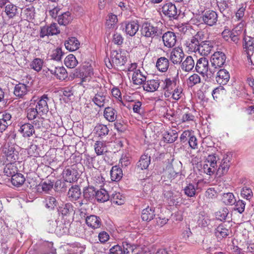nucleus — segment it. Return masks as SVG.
Masks as SVG:
<instances>
[{
  "mask_svg": "<svg viewBox=\"0 0 254 254\" xmlns=\"http://www.w3.org/2000/svg\"><path fill=\"white\" fill-rule=\"evenodd\" d=\"M195 69L196 72L205 77V80L213 78L216 71L212 66L209 67L208 60L204 57L201 58L197 61Z\"/></svg>",
  "mask_w": 254,
  "mask_h": 254,
  "instance_id": "obj_1",
  "label": "nucleus"
},
{
  "mask_svg": "<svg viewBox=\"0 0 254 254\" xmlns=\"http://www.w3.org/2000/svg\"><path fill=\"white\" fill-rule=\"evenodd\" d=\"M141 33L143 36L152 39L160 37L163 33V30L159 25L145 22L142 24Z\"/></svg>",
  "mask_w": 254,
  "mask_h": 254,
  "instance_id": "obj_2",
  "label": "nucleus"
},
{
  "mask_svg": "<svg viewBox=\"0 0 254 254\" xmlns=\"http://www.w3.org/2000/svg\"><path fill=\"white\" fill-rule=\"evenodd\" d=\"M136 247L127 242H123L122 246L119 245L113 246L110 249L112 254H136Z\"/></svg>",
  "mask_w": 254,
  "mask_h": 254,
  "instance_id": "obj_3",
  "label": "nucleus"
},
{
  "mask_svg": "<svg viewBox=\"0 0 254 254\" xmlns=\"http://www.w3.org/2000/svg\"><path fill=\"white\" fill-rule=\"evenodd\" d=\"M2 152L8 163H14L18 159V152L14 144L7 143L3 146Z\"/></svg>",
  "mask_w": 254,
  "mask_h": 254,
  "instance_id": "obj_4",
  "label": "nucleus"
},
{
  "mask_svg": "<svg viewBox=\"0 0 254 254\" xmlns=\"http://www.w3.org/2000/svg\"><path fill=\"white\" fill-rule=\"evenodd\" d=\"M226 59V56L223 52H215L210 59L211 66L216 70L217 68L221 67L224 64Z\"/></svg>",
  "mask_w": 254,
  "mask_h": 254,
  "instance_id": "obj_5",
  "label": "nucleus"
},
{
  "mask_svg": "<svg viewBox=\"0 0 254 254\" xmlns=\"http://www.w3.org/2000/svg\"><path fill=\"white\" fill-rule=\"evenodd\" d=\"M93 70L91 65L87 64L79 69V71L76 72V75L80 78L81 82L89 81L93 74Z\"/></svg>",
  "mask_w": 254,
  "mask_h": 254,
  "instance_id": "obj_6",
  "label": "nucleus"
},
{
  "mask_svg": "<svg viewBox=\"0 0 254 254\" xmlns=\"http://www.w3.org/2000/svg\"><path fill=\"white\" fill-rule=\"evenodd\" d=\"M203 34L202 32H198L196 34L191 37L190 40L187 41L186 45L188 48V50L191 52L196 53L198 52L200 44L198 38H201Z\"/></svg>",
  "mask_w": 254,
  "mask_h": 254,
  "instance_id": "obj_7",
  "label": "nucleus"
},
{
  "mask_svg": "<svg viewBox=\"0 0 254 254\" xmlns=\"http://www.w3.org/2000/svg\"><path fill=\"white\" fill-rule=\"evenodd\" d=\"M162 12L170 19H177L178 11L176 5L172 2L165 4L162 7Z\"/></svg>",
  "mask_w": 254,
  "mask_h": 254,
  "instance_id": "obj_8",
  "label": "nucleus"
},
{
  "mask_svg": "<svg viewBox=\"0 0 254 254\" xmlns=\"http://www.w3.org/2000/svg\"><path fill=\"white\" fill-rule=\"evenodd\" d=\"M201 17L204 24L209 26H212L216 23L218 15L215 11L209 10L204 12Z\"/></svg>",
  "mask_w": 254,
  "mask_h": 254,
  "instance_id": "obj_9",
  "label": "nucleus"
},
{
  "mask_svg": "<svg viewBox=\"0 0 254 254\" xmlns=\"http://www.w3.org/2000/svg\"><path fill=\"white\" fill-rule=\"evenodd\" d=\"M111 59L113 64L117 66L124 65L127 61V57L124 54L117 51L112 52Z\"/></svg>",
  "mask_w": 254,
  "mask_h": 254,
  "instance_id": "obj_10",
  "label": "nucleus"
},
{
  "mask_svg": "<svg viewBox=\"0 0 254 254\" xmlns=\"http://www.w3.org/2000/svg\"><path fill=\"white\" fill-rule=\"evenodd\" d=\"M230 157L228 155H225L223 159L221 161L217 170V175L219 177L226 174L229 169L230 166Z\"/></svg>",
  "mask_w": 254,
  "mask_h": 254,
  "instance_id": "obj_11",
  "label": "nucleus"
},
{
  "mask_svg": "<svg viewBox=\"0 0 254 254\" xmlns=\"http://www.w3.org/2000/svg\"><path fill=\"white\" fill-rule=\"evenodd\" d=\"M183 50L180 48H174L170 55V60L174 64H180L184 57Z\"/></svg>",
  "mask_w": 254,
  "mask_h": 254,
  "instance_id": "obj_12",
  "label": "nucleus"
},
{
  "mask_svg": "<svg viewBox=\"0 0 254 254\" xmlns=\"http://www.w3.org/2000/svg\"><path fill=\"white\" fill-rule=\"evenodd\" d=\"M214 43L211 41H204L200 43L198 53L202 56H207L214 48Z\"/></svg>",
  "mask_w": 254,
  "mask_h": 254,
  "instance_id": "obj_13",
  "label": "nucleus"
},
{
  "mask_svg": "<svg viewBox=\"0 0 254 254\" xmlns=\"http://www.w3.org/2000/svg\"><path fill=\"white\" fill-rule=\"evenodd\" d=\"M11 114L6 111L0 114V132H2L9 125L11 124Z\"/></svg>",
  "mask_w": 254,
  "mask_h": 254,
  "instance_id": "obj_14",
  "label": "nucleus"
},
{
  "mask_svg": "<svg viewBox=\"0 0 254 254\" xmlns=\"http://www.w3.org/2000/svg\"><path fill=\"white\" fill-rule=\"evenodd\" d=\"M48 98L47 95H43L38 100L36 105V109H37L39 113L42 115L46 114L49 111V107L47 104Z\"/></svg>",
  "mask_w": 254,
  "mask_h": 254,
  "instance_id": "obj_15",
  "label": "nucleus"
},
{
  "mask_svg": "<svg viewBox=\"0 0 254 254\" xmlns=\"http://www.w3.org/2000/svg\"><path fill=\"white\" fill-rule=\"evenodd\" d=\"M77 176V171L70 167L65 168L63 172V178L67 182L72 183L76 181Z\"/></svg>",
  "mask_w": 254,
  "mask_h": 254,
  "instance_id": "obj_16",
  "label": "nucleus"
},
{
  "mask_svg": "<svg viewBox=\"0 0 254 254\" xmlns=\"http://www.w3.org/2000/svg\"><path fill=\"white\" fill-rule=\"evenodd\" d=\"M48 69L59 80H64L67 77V72L64 66H52Z\"/></svg>",
  "mask_w": 254,
  "mask_h": 254,
  "instance_id": "obj_17",
  "label": "nucleus"
},
{
  "mask_svg": "<svg viewBox=\"0 0 254 254\" xmlns=\"http://www.w3.org/2000/svg\"><path fill=\"white\" fill-rule=\"evenodd\" d=\"M164 45L168 48L173 47L176 43V36L174 32L168 31L162 36Z\"/></svg>",
  "mask_w": 254,
  "mask_h": 254,
  "instance_id": "obj_18",
  "label": "nucleus"
},
{
  "mask_svg": "<svg viewBox=\"0 0 254 254\" xmlns=\"http://www.w3.org/2000/svg\"><path fill=\"white\" fill-rule=\"evenodd\" d=\"M85 221L87 225L93 229L100 228L102 224L101 218L94 215L87 216Z\"/></svg>",
  "mask_w": 254,
  "mask_h": 254,
  "instance_id": "obj_19",
  "label": "nucleus"
},
{
  "mask_svg": "<svg viewBox=\"0 0 254 254\" xmlns=\"http://www.w3.org/2000/svg\"><path fill=\"white\" fill-rule=\"evenodd\" d=\"M57 224L56 221L50 220L48 222L47 229L49 233H53L55 232L60 236L63 235L65 233V230L64 228H63L62 231H61V227L58 226Z\"/></svg>",
  "mask_w": 254,
  "mask_h": 254,
  "instance_id": "obj_20",
  "label": "nucleus"
},
{
  "mask_svg": "<svg viewBox=\"0 0 254 254\" xmlns=\"http://www.w3.org/2000/svg\"><path fill=\"white\" fill-rule=\"evenodd\" d=\"M29 90V86L23 83H19L15 85L13 93L15 96L21 98L27 94Z\"/></svg>",
  "mask_w": 254,
  "mask_h": 254,
  "instance_id": "obj_21",
  "label": "nucleus"
},
{
  "mask_svg": "<svg viewBox=\"0 0 254 254\" xmlns=\"http://www.w3.org/2000/svg\"><path fill=\"white\" fill-rule=\"evenodd\" d=\"M230 79L229 72L225 69H220L217 73L216 76V81L220 84H226Z\"/></svg>",
  "mask_w": 254,
  "mask_h": 254,
  "instance_id": "obj_22",
  "label": "nucleus"
},
{
  "mask_svg": "<svg viewBox=\"0 0 254 254\" xmlns=\"http://www.w3.org/2000/svg\"><path fill=\"white\" fill-rule=\"evenodd\" d=\"M92 100L96 106L100 108L104 107L105 104L108 101L105 94L102 91L97 92Z\"/></svg>",
  "mask_w": 254,
  "mask_h": 254,
  "instance_id": "obj_23",
  "label": "nucleus"
},
{
  "mask_svg": "<svg viewBox=\"0 0 254 254\" xmlns=\"http://www.w3.org/2000/svg\"><path fill=\"white\" fill-rule=\"evenodd\" d=\"M65 48L69 51H74L77 50L79 48L80 43L79 41L74 37H71L68 38L64 42Z\"/></svg>",
  "mask_w": 254,
  "mask_h": 254,
  "instance_id": "obj_24",
  "label": "nucleus"
},
{
  "mask_svg": "<svg viewBox=\"0 0 254 254\" xmlns=\"http://www.w3.org/2000/svg\"><path fill=\"white\" fill-rule=\"evenodd\" d=\"M163 82V84L162 87L165 91V96L169 97L172 93L174 88L176 86V82L174 80H171L170 78H166Z\"/></svg>",
  "mask_w": 254,
  "mask_h": 254,
  "instance_id": "obj_25",
  "label": "nucleus"
},
{
  "mask_svg": "<svg viewBox=\"0 0 254 254\" xmlns=\"http://www.w3.org/2000/svg\"><path fill=\"white\" fill-rule=\"evenodd\" d=\"M160 82L159 80H149L143 83V89L147 92H154L156 91L160 86Z\"/></svg>",
  "mask_w": 254,
  "mask_h": 254,
  "instance_id": "obj_26",
  "label": "nucleus"
},
{
  "mask_svg": "<svg viewBox=\"0 0 254 254\" xmlns=\"http://www.w3.org/2000/svg\"><path fill=\"white\" fill-rule=\"evenodd\" d=\"M133 83L136 85H141L144 83L146 80V76L139 69L135 70L132 76Z\"/></svg>",
  "mask_w": 254,
  "mask_h": 254,
  "instance_id": "obj_27",
  "label": "nucleus"
},
{
  "mask_svg": "<svg viewBox=\"0 0 254 254\" xmlns=\"http://www.w3.org/2000/svg\"><path fill=\"white\" fill-rule=\"evenodd\" d=\"M104 117L109 122H115L117 118V111L114 108L108 107L104 111Z\"/></svg>",
  "mask_w": 254,
  "mask_h": 254,
  "instance_id": "obj_28",
  "label": "nucleus"
},
{
  "mask_svg": "<svg viewBox=\"0 0 254 254\" xmlns=\"http://www.w3.org/2000/svg\"><path fill=\"white\" fill-rule=\"evenodd\" d=\"M19 131L25 137H30L35 132V129L33 126L29 123L24 124L21 125Z\"/></svg>",
  "mask_w": 254,
  "mask_h": 254,
  "instance_id": "obj_29",
  "label": "nucleus"
},
{
  "mask_svg": "<svg viewBox=\"0 0 254 254\" xmlns=\"http://www.w3.org/2000/svg\"><path fill=\"white\" fill-rule=\"evenodd\" d=\"M58 210L63 217H68L74 213L73 206L70 203L62 205L59 207Z\"/></svg>",
  "mask_w": 254,
  "mask_h": 254,
  "instance_id": "obj_30",
  "label": "nucleus"
},
{
  "mask_svg": "<svg viewBox=\"0 0 254 254\" xmlns=\"http://www.w3.org/2000/svg\"><path fill=\"white\" fill-rule=\"evenodd\" d=\"M138 24L133 21L126 24L125 31L127 35L130 36H133L138 31Z\"/></svg>",
  "mask_w": 254,
  "mask_h": 254,
  "instance_id": "obj_31",
  "label": "nucleus"
},
{
  "mask_svg": "<svg viewBox=\"0 0 254 254\" xmlns=\"http://www.w3.org/2000/svg\"><path fill=\"white\" fill-rule=\"evenodd\" d=\"M230 232V230L223 224H220L214 230L215 235L216 237L220 239L228 236Z\"/></svg>",
  "mask_w": 254,
  "mask_h": 254,
  "instance_id": "obj_32",
  "label": "nucleus"
},
{
  "mask_svg": "<svg viewBox=\"0 0 254 254\" xmlns=\"http://www.w3.org/2000/svg\"><path fill=\"white\" fill-rule=\"evenodd\" d=\"M178 136V132L176 129H169L164 133L163 138L165 142L171 143L177 140Z\"/></svg>",
  "mask_w": 254,
  "mask_h": 254,
  "instance_id": "obj_33",
  "label": "nucleus"
},
{
  "mask_svg": "<svg viewBox=\"0 0 254 254\" xmlns=\"http://www.w3.org/2000/svg\"><path fill=\"white\" fill-rule=\"evenodd\" d=\"M81 195L80 189L78 186H72L68 190L67 196L71 201L77 200Z\"/></svg>",
  "mask_w": 254,
  "mask_h": 254,
  "instance_id": "obj_34",
  "label": "nucleus"
},
{
  "mask_svg": "<svg viewBox=\"0 0 254 254\" xmlns=\"http://www.w3.org/2000/svg\"><path fill=\"white\" fill-rule=\"evenodd\" d=\"M181 67L183 71L186 72L191 71L194 67V62L192 57L188 56L182 63Z\"/></svg>",
  "mask_w": 254,
  "mask_h": 254,
  "instance_id": "obj_35",
  "label": "nucleus"
},
{
  "mask_svg": "<svg viewBox=\"0 0 254 254\" xmlns=\"http://www.w3.org/2000/svg\"><path fill=\"white\" fill-rule=\"evenodd\" d=\"M155 215L154 208L148 206L143 209L141 218L143 221H149L152 220Z\"/></svg>",
  "mask_w": 254,
  "mask_h": 254,
  "instance_id": "obj_36",
  "label": "nucleus"
},
{
  "mask_svg": "<svg viewBox=\"0 0 254 254\" xmlns=\"http://www.w3.org/2000/svg\"><path fill=\"white\" fill-rule=\"evenodd\" d=\"M4 12L9 18H12L18 13L17 6L9 2L5 6Z\"/></svg>",
  "mask_w": 254,
  "mask_h": 254,
  "instance_id": "obj_37",
  "label": "nucleus"
},
{
  "mask_svg": "<svg viewBox=\"0 0 254 254\" xmlns=\"http://www.w3.org/2000/svg\"><path fill=\"white\" fill-rule=\"evenodd\" d=\"M169 66V61L165 57L159 58L156 63V67L157 69L162 72H165L168 69Z\"/></svg>",
  "mask_w": 254,
  "mask_h": 254,
  "instance_id": "obj_38",
  "label": "nucleus"
},
{
  "mask_svg": "<svg viewBox=\"0 0 254 254\" xmlns=\"http://www.w3.org/2000/svg\"><path fill=\"white\" fill-rule=\"evenodd\" d=\"M198 187V183H189L184 187L185 194L188 197H193L195 195L196 190Z\"/></svg>",
  "mask_w": 254,
  "mask_h": 254,
  "instance_id": "obj_39",
  "label": "nucleus"
},
{
  "mask_svg": "<svg viewBox=\"0 0 254 254\" xmlns=\"http://www.w3.org/2000/svg\"><path fill=\"white\" fill-rule=\"evenodd\" d=\"M243 47L248 56L250 55V52L254 51V38L248 37L244 39Z\"/></svg>",
  "mask_w": 254,
  "mask_h": 254,
  "instance_id": "obj_40",
  "label": "nucleus"
},
{
  "mask_svg": "<svg viewBox=\"0 0 254 254\" xmlns=\"http://www.w3.org/2000/svg\"><path fill=\"white\" fill-rule=\"evenodd\" d=\"M110 175L112 181H118L122 178V170L117 166H113L110 171Z\"/></svg>",
  "mask_w": 254,
  "mask_h": 254,
  "instance_id": "obj_41",
  "label": "nucleus"
},
{
  "mask_svg": "<svg viewBox=\"0 0 254 254\" xmlns=\"http://www.w3.org/2000/svg\"><path fill=\"white\" fill-rule=\"evenodd\" d=\"M211 220L207 215L199 214L197 220L198 225L201 228L209 227L211 225Z\"/></svg>",
  "mask_w": 254,
  "mask_h": 254,
  "instance_id": "obj_42",
  "label": "nucleus"
},
{
  "mask_svg": "<svg viewBox=\"0 0 254 254\" xmlns=\"http://www.w3.org/2000/svg\"><path fill=\"white\" fill-rule=\"evenodd\" d=\"M44 203L47 208L50 210H53L57 206L58 202L55 197L48 195L45 197Z\"/></svg>",
  "mask_w": 254,
  "mask_h": 254,
  "instance_id": "obj_43",
  "label": "nucleus"
},
{
  "mask_svg": "<svg viewBox=\"0 0 254 254\" xmlns=\"http://www.w3.org/2000/svg\"><path fill=\"white\" fill-rule=\"evenodd\" d=\"M150 163V156L148 154L142 155L137 163V167L141 170L146 169Z\"/></svg>",
  "mask_w": 254,
  "mask_h": 254,
  "instance_id": "obj_44",
  "label": "nucleus"
},
{
  "mask_svg": "<svg viewBox=\"0 0 254 254\" xmlns=\"http://www.w3.org/2000/svg\"><path fill=\"white\" fill-rule=\"evenodd\" d=\"M25 179L21 173H16L11 178L12 184L17 187L21 186L25 182Z\"/></svg>",
  "mask_w": 254,
  "mask_h": 254,
  "instance_id": "obj_45",
  "label": "nucleus"
},
{
  "mask_svg": "<svg viewBox=\"0 0 254 254\" xmlns=\"http://www.w3.org/2000/svg\"><path fill=\"white\" fill-rule=\"evenodd\" d=\"M96 199L98 202H104L109 199L110 196L104 189L96 190Z\"/></svg>",
  "mask_w": 254,
  "mask_h": 254,
  "instance_id": "obj_46",
  "label": "nucleus"
},
{
  "mask_svg": "<svg viewBox=\"0 0 254 254\" xmlns=\"http://www.w3.org/2000/svg\"><path fill=\"white\" fill-rule=\"evenodd\" d=\"M222 201L227 205H232L236 202V199L233 193H224L222 196Z\"/></svg>",
  "mask_w": 254,
  "mask_h": 254,
  "instance_id": "obj_47",
  "label": "nucleus"
},
{
  "mask_svg": "<svg viewBox=\"0 0 254 254\" xmlns=\"http://www.w3.org/2000/svg\"><path fill=\"white\" fill-rule=\"evenodd\" d=\"M72 20L70 13L69 11L64 12L58 17V23L62 25L68 24Z\"/></svg>",
  "mask_w": 254,
  "mask_h": 254,
  "instance_id": "obj_48",
  "label": "nucleus"
},
{
  "mask_svg": "<svg viewBox=\"0 0 254 254\" xmlns=\"http://www.w3.org/2000/svg\"><path fill=\"white\" fill-rule=\"evenodd\" d=\"M65 65L68 68H73L75 67L78 62L75 57L72 54H69L64 59V61Z\"/></svg>",
  "mask_w": 254,
  "mask_h": 254,
  "instance_id": "obj_49",
  "label": "nucleus"
},
{
  "mask_svg": "<svg viewBox=\"0 0 254 254\" xmlns=\"http://www.w3.org/2000/svg\"><path fill=\"white\" fill-rule=\"evenodd\" d=\"M111 201L117 205H122L125 202V197L120 192H114L111 194Z\"/></svg>",
  "mask_w": 254,
  "mask_h": 254,
  "instance_id": "obj_50",
  "label": "nucleus"
},
{
  "mask_svg": "<svg viewBox=\"0 0 254 254\" xmlns=\"http://www.w3.org/2000/svg\"><path fill=\"white\" fill-rule=\"evenodd\" d=\"M53 184L51 182H44L37 186V190L40 193H42V192H47L51 190L53 188Z\"/></svg>",
  "mask_w": 254,
  "mask_h": 254,
  "instance_id": "obj_51",
  "label": "nucleus"
},
{
  "mask_svg": "<svg viewBox=\"0 0 254 254\" xmlns=\"http://www.w3.org/2000/svg\"><path fill=\"white\" fill-rule=\"evenodd\" d=\"M34 11L33 7H27L22 10L21 15L27 20H32L34 17Z\"/></svg>",
  "mask_w": 254,
  "mask_h": 254,
  "instance_id": "obj_52",
  "label": "nucleus"
},
{
  "mask_svg": "<svg viewBox=\"0 0 254 254\" xmlns=\"http://www.w3.org/2000/svg\"><path fill=\"white\" fill-rule=\"evenodd\" d=\"M201 82V78L197 73H193L190 75L187 80V83L189 87H193Z\"/></svg>",
  "mask_w": 254,
  "mask_h": 254,
  "instance_id": "obj_53",
  "label": "nucleus"
},
{
  "mask_svg": "<svg viewBox=\"0 0 254 254\" xmlns=\"http://www.w3.org/2000/svg\"><path fill=\"white\" fill-rule=\"evenodd\" d=\"M94 130L99 136H105L109 132V129L107 126L102 124L96 126Z\"/></svg>",
  "mask_w": 254,
  "mask_h": 254,
  "instance_id": "obj_54",
  "label": "nucleus"
},
{
  "mask_svg": "<svg viewBox=\"0 0 254 254\" xmlns=\"http://www.w3.org/2000/svg\"><path fill=\"white\" fill-rule=\"evenodd\" d=\"M13 163H8L4 168V173L7 176L11 177L15 175L17 172V168L13 165Z\"/></svg>",
  "mask_w": 254,
  "mask_h": 254,
  "instance_id": "obj_55",
  "label": "nucleus"
},
{
  "mask_svg": "<svg viewBox=\"0 0 254 254\" xmlns=\"http://www.w3.org/2000/svg\"><path fill=\"white\" fill-rule=\"evenodd\" d=\"M96 190L94 187H89L84 190L83 196L85 199H90L96 196Z\"/></svg>",
  "mask_w": 254,
  "mask_h": 254,
  "instance_id": "obj_56",
  "label": "nucleus"
},
{
  "mask_svg": "<svg viewBox=\"0 0 254 254\" xmlns=\"http://www.w3.org/2000/svg\"><path fill=\"white\" fill-rule=\"evenodd\" d=\"M40 148L35 144H32L28 148L27 152L29 156L38 157L40 156Z\"/></svg>",
  "mask_w": 254,
  "mask_h": 254,
  "instance_id": "obj_57",
  "label": "nucleus"
},
{
  "mask_svg": "<svg viewBox=\"0 0 254 254\" xmlns=\"http://www.w3.org/2000/svg\"><path fill=\"white\" fill-rule=\"evenodd\" d=\"M27 117L29 120H32L38 117V115L40 114L37 109L36 108L30 107L27 109Z\"/></svg>",
  "mask_w": 254,
  "mask_h": 254,
  "instance_id": "obj_58",
  "label": "nucleus"
},
{
  "mask_svg": "<svg viewBox=\"0 0 254 254\" xmlns=\"http://www.w3.org/2000/svg\"><path fill=\"white\" fill-rule=\"evenodd\" d=\"M43 65V61L39 58L34 59L31 64L32 68L37 72L40 71L42 69Z\"/></svg>",
  "mask_w": 254,
  "mask_h": 254,
  "instance_id": "obj_59",
  "label": "nucleus"
},
{
  "mask_svg": "<svg viewBox=\"0 0 254 254\" xmlns=\"http://www.w3.org/2000/svg\"><path fill=\"white\" fill-rule=\"evenodd\" d=\"M118 22L117 16L112 13L109 14L108 16L106 25L109 28L114 27Z\"/></svg>",
  "mask_w": 254,
  "mask_h": 254,
  "instance_id": "obj_60",
  "label": "nucleus"
},
{
  "mask_svg": "<svg viewBox=\"0 0 254 254\" xmlns=\"http://www.w3.org/2000/svg\"><path fill=\"white\" fill-rule=\"evenodd\" d=\"M64 55V53L61 48H57L53 50L50 57L52 60H54L56 61H60Z\"/></svg>",
  "mask_w": 254,
  "mask_h": 254,
  "instance_id": "obj_61",
  "label": "nucleus"
},
{
  "mask_svg": "<svg viewBox=\"0 0 254 254\" xmlns=\"http://www.w3.org/2000/svg\"><path fill=\"white\" fill-rule=\"evenodd\" d=\"M241 195L243 198L250 200L252 197L253 193L250 188L245 187L241 190Z\"/></svg>",
  "mask_w": 254,
  "mask_h": 254,
  "instance_id": "obj_62",
  "label": "nucleus"
},
{
  "mask_svg": "<svg viewBox=\"0 0 254 254\" xmlns=\"http://www.w3.org/2000/svg\"><path fill=\"white\" fill-rule=\"evenodd\" d=\"M228 214L229 210L228 208L224 207L217 212L216 216L218 219L223 221L226 220Z\"/></svg>",
  "mask_w": 254,
  "mask_h": 254,
  "instance_id": "obj_63",
  "label": "nucleus"
},
{
  "mask_svg": "<svg viewBox=\"0 0 254 254\" xmlns=\"http://www.w3.org/2000/svg\"><path fill=\"white\" fill-rule=\"evenodd\" d=\"M244 27V23L241 22L232 29L230 33H231V34H235L240 36L243 33Z\"/></svg>",
  "mask_w": 254,
  "mask_h": 254,
  "instance_id": "obj_64",
  "label": "nucleus"
}]
</instances>
